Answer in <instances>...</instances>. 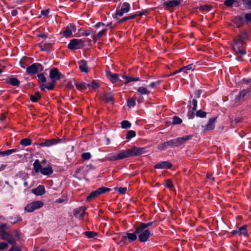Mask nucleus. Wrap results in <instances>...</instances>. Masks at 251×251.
Wrapping results in <instances>:
<instances>
[{
  "label": "nucleus",
  "instance_id": "nucleus-32",
  "mask_svg": "<svg viewBox=\"0 0 251 251\" xmlns=\"http://www.w3.org/2000/svg\"><path fill=\"white\" fill-rule=\"evenodd\" d=\"M31 144L32 140L29 138H23L20 141V144L24 147L30 146Z\"/></svg>",
  "mask_w": 251,
  "mask_h": 251
},
{
  "label": "nucleus",
  "instance_id": "nucleus-29",
  "mask_svg": "<svg viewBox=\"0 0 251 251\" xmlns=\"http://www.w3.org/2000/svg\"><path fill=\"white\" fill-rule=\"evenodd\" d=\"M107 31V29H102L98 33L94 35L93 36V39L94 42L95 43L98 40H99L101 36H102L104 34H105L106 31Z\"/></svg>",
  "mask_w": 251,
  "mask_h": 251
},
{
  "label": "nucleus",
  "instance_id": "nucleus-57",
  "mask_svg": "<svg viewBox=\"0 0 251 251\" xmlns=\"http://www.w3.org/2000/svg\"><path fill=\"white\" fill-rule=\"evenodd\" d=\"M95 32L96 31L90 28L89 29L86 30L85 32H82L81 33V35L83 36H88L90 35L91 34L95 33Z\"/></svg>",
  "mask_w": 251,
  "mask_h": 251
},
{
  "label": "nucleus",
  "instance_id": "nucleus-13",
  "mask_svg": "<svg viewBox=\"0 0 251 251\" xmlns=\"http://www.w3.org/2000/svg\"><path fill=\"white\" fill-rule=\"evenodd\" d=\"M50 79L51 81L48 84V85L42 84L40 85V88L42 91H45L46 89H48V90H53L54 89L57 81L59 80L54 79Z\"/></svg>",
  "mask_w": 251,
  "mask_h": 251
},
{
  "label": "nucleus",
  "instance_id": "nucleus-22",
  "mask_svg": "<svg viewBox=\"0 0 251 251\" xmlns=\"http://www.w3.org/2000/svg\"><path fill=\"white\" fill-rule=\"evenodd\" d=\"M79 68L81 72L87 73L89 71L87 62L86 60L82 59L78 62Z\"/></svg>",
  "mask_w": 251,
  "mask_h": 251
},
{
  "label": "nucleus",
  "instance_id": "nucleus-26",
  "mask_svg": "<svg viewBox=\"0 0 251 251\" xmlns=\"http://www.w3.org/2000/svg\"><path fill=\"white\" fill-rule=\"evenodd\" d=\"M30 100L32 102H37L39 100L41 99L42 96L39 91L35 92V95H29Z\"/></svg>",
  "mask_w": 251,
  "mask_h": 251
},
{
  "label": "nucleus",
  "instance_id": "nucleus-33",
  "mask_svg": "<svg viewBox=\"0 0 251 251\" xmlns=\"http://www.w3.org/2000/svg\"><path fill=\"white\" fill-rule=\"evenodd\" d=\"M68 197L66 194H63L62 196L56 200L54 201L55 203H62L63 202H67L68 201Z\"/></svg>",
  "mask_w": 251,
  "mask_h": 251
},
{
  "label": "nucleus",
  "instance_id": "nucleus-14",
  "mask_svg": "<svg viewBox=\"0 0 251 251\" xmlns=\"http://www.w3.org/2000/svg\"><path fill=\"white\" fill-rule=\"evenodd\" d=\"M76 30V26L74 24H70V26L66 27L63 32V36L65 37H69L72 35L73 31Z\"/></svg>",
  "mask_w": 251,
  "mask_h": 251
},
{
  "label": "nucleus",
  "instance_id": "nucleus-40",
  "mask_svg": "<svg viewBox=\"0 0 251 251\" xmlns=\"http://www.w3.org/2000/svg\"><path fill=\"white\" fill-rule=\"evenodd\" d=\"M99 192V196L102 194H105L107 192H110L111 189L105 187H101L97 189Z\"/></svg>",
  "mask_w": 251,
  "mask_h": 251
},
{
  "label": "nucleus",
  "instance_id": "nucleus-28",
  "mask_svg": "<svg viewBox=\"0 0 251 251\" xmlns=\"http://www.w3.org/2000/svg\"><path fill=\"white\" fill-rule=\"evenodd\" d=\"M195 68V66L193 64H190L188 65L184 66L178 70V72H183L185 73H187L188 71H193Z\"/></svg>",
  "mask_w": 251,
  "mask_h": 251
},
{
  "label": "nucleus",
  "instance_id": "nucleus-52",
  "mask_svg": "<svg viewBox=\"0 0 251 251\" xmlns=\"http://www.w3.org/2000/svg\"><path fill=\"white\" fill-rule=\"evenodd\" d=\"M242 2L246 9L251 10V0H242Z\"/></svg>",
  "mask_w": 251,
  "mask_h": 251
},
{
  "label": "nucleus",
  "instance_id": "nucleus-24",
  "mask_svg": "<svg viewBox=\"0 0 251 251\" xmlns=\"http://www.w3.org/2000/svg\"><path fill=\"white\" fill-rule=\"evenodd\" d=\"M33 170L36 173L41 172L43 166L39 159H36L33 164Z\"/></svg>",
  "mask_w": 251,
  "mask_h": 251
},
{
  "label": "nucleus",
  "instance_id": "nucleus-30",
  "mask_svg": "<svg viewBox=\"0 0 251 251\" xmlns=\"http://www.w3.org/2000/svg\"><path fill=\"white\" fill-rule=\"evenodd\" d=\"M99 196V192L97 189L90 193V194L86 197V201L89 202L91 201L93 199H94Z\"/></svg>",
  "mask_w": 251,
  "mask_h": 251
},
{
  "label": "nucleus",
  "instance_id": "nucleus-64",
  "mask_svg": "<svg viewBox=\"0 0 251 251\" xmlns=\"http://www.w3.org/2000/svg\"><path fill=\"white\" fill-rule=\"evenodd\" d=\"M120 242H122L124 244H126L127 243H128V239L126 237V235H123L122 236Z\"/></svg>",
  "mask_w": 251,
  "mask_h": 251
},
{
  "label": "nucleus",
  "instance_id": "nucleus-7",
  "mask_svg": "<svg viewBox=\"0 0 251 251\" xmlns=\"http://www.w3.org/2000/svg\"><path fill=\"white\" fill-rule=\"evenodd\" d=\"M44 70V67L39 63H34L31 65L27 67L26 71L27 74L32 75L36 74L38 72H41Z\"/></svg>",
  "mask_w": 251,
  "mask_h": 251
},
{
  "label": "nucleus",
  "instance_id": "nucleus-2",
  "mask_svg": "<svg viewBox=\"0 0 251 251\" xmlns=\"http://www.w3.org/2000/svg\"><path fill=\"white\" fill-rule=\"evenodd\" d=\"M6 226L2 225L0 226V237L2 240H5L8 244L12 246H16V240L20 241L21 239V233L17 230H15L13 232L10 233L5 231L3 228Z\"/></svg>",
  "mask_w": 251,
  "mask_h": 251
},
{
  "label": "nucleus",
  "instance_id": "nucleus-61",
  "mask_svg": "<svg viewBox=\"0 0 251 251\" xmlns=\"http://www.w3.org/2000/svg\"><path fill=\"white\" fill-rule=\"evenodd\" d=\"M192 104V110L193 111H195L196 110L197 108V104H198V101L196 99H193L191 101Z\"/></svg>",
  "mask_w": 251,
  "mask_h": 251
},
{
  "label": "nucleus",
  "instance_id": "nucleus-56",
  "mask_svg": "<svg viewBox=\"0 0 251 251\" xmlns=\"http://www.w3.org/2000/svg\"><path fill=\"white\" fill-rule=\"evenodd\" d=\"M91 153L89 152H84L81 154V157L84 160H88L90 159L91 158Z\"/></svg>",
  "mask_w": 251,
  "mask_h": 251
},
{
  "label": "nucleus",
  "instance_id": "nucleus-55",
  "mask_svg": "<svg viewBox=\"0 0 251 251\" xmlns=\"http://www.w3.org/2000/svg\"><path fill=\"white\" fill-rule=\"evenodd\" d=\"M84 234L89 238H94L97 235V233L94 231H86Z\"/></svg>",
  "mask_w": 251,
  "mask_h": 251
},
{
  "label": "nucleus",
  "instance_id": "nucleus-54",
  "mask_svg": "<svg viewBox=\"0 0 251 251\" xmlns=\"http://www.w3.org/2000/svg\"><path fill=\"white\" fill-rule=\"evenodd\" d=\"M167 141L158 145V149L160 150H165L168 148Z\"/></svg>",
  "mask_w": 251,
  "mask_h": 251
},
{
  "label": "nucleus",
  "instance_id": "nucleus-43",
  "mask_svg": "<svg viewBox=\"0 0 251 251\" xmlns=\"http://www.w3.org/2000/svg\"><path fill=\"white\" fill-rule=\"evenodd\" d=\"M212 6L210 5L204 4L201 5L199 7V9L201 11L208 12L211 10Z\"/></svg>",
  "mask_w": 251,
  "mask_h": 251
},
{
  "label": "nucleus",
  "instance_id": "nucleus-46",
  "mask_svg": "<svg viewBox=\"0 0 251 251\" xmlns=\"http://www.w3.org/2000/svg\"><path fill=\"white\" fill-rule=\"evenodd\" d=\"M239 37H240L242 40L245 41L246 39H247L248 37V33L246 30H244L243 31H241L240 33L238 35Z\"/></svg>",
  "mask_w": 251,
  "mask_h": 251
},
{
  "label": "nucleus",
  "instance_id": "nucleus-48",
  "mask_svg": "<svg viewBox=\"0 0 251 251\" xmlns=\"http://www.w3.org/2000/svg\"><path fill=\"white\" fill-rule=\"evenodd\" d=\"M136 136V132L135 131L132 130H130L127 131L126 135V139L128 140H129L131 138L135 137Z\"/></svg>",
  "mask_w": 251,
  "mask_h": 251
},
{
  "label": "nucleus",
  "instance_id": "nucleus-23",
  "mask_svg": "<svg viewBox=\"0 0 251 251\" xmlns=\"http://www.w3.org/2000/svg\"><path fill=\"white\" fill-rule=\"evenodd\" d=\"M59 71L57 68H53L51 69L49 73V76L50 79H58Z\"/></svg>",
  "mask_w": 251,
  "mask_h": 251
},
{
  "label": "nucleus",
  "instance_id": "nucleus-19",
  "mask_svg": "<svg viewBox=\"0 0 251 251\" xmlns=\"http://www.w3.org/2000/svg\"><path fill=\"white\" fill-rule=\"evenodd\" d=\"M4 80L6 84L13 86H19L20 84V81L19 79L14 77L13 76H10L8 78H6Z\"/></svg>",
  "mask_w": 251,
  "mask_h": 251
},
{
  "label": "nucleus",
  "instance_id": "nucleus-53",
  "mask_svg": "<svg viewBox=\"0 0 251 251\" xmlns=\"http://www.w3.org/2000/svg\"><path fill=\"white\" fill-rule=\"evenodd\" d=\"M33 204L32 203L27 204L25 208V210L27 212H32L35 209L34 206H32Z\"/></svg>",
  "mask_w": 251,
  "mask_h": 251
},
{
  "label": "nucleus",
  "instance_id": "nucleus-58",
  "mask_svg": "<svg viewBox=\"0 0 251 251\" xmlns=\"http://www.w3.org/2000/svg\"><path fill=\"white\" fill-rule=\"evenodd\" d=\"M235 2V0H225L224 4L227 7H232Z\"/></svg>",
  "mask_w": 251,
  "mask_h": 251
},
{
  "label": "nucleus",
  "instance_id": "nucleus-60",
  "mask_svg": "<svg viewBox=\"0 0 251 251\" xmlns=\"http://www.w3.org/2000/svg\"><path fill=\"white\" fill-rule=\"evenodd\" d=\"M165 186L169 189H171L174 187V184L172 180L170 179H168L165 180Z\"/></svg>",
  "mask_w": 251,
  "mask_h": 251
},
{
  "label": "nucleus",
  "instance_id": "nucleus-6",
  "mask_svg": "<svg viewBox=\"0 0 251 251\" xmlns=\"http://www.w3.org/2000/svg\"><path fill=\"white\" fill-rule=\"evenodd\" d=\"M86 46L84 41L80 39H73L70 40L68 45V48L72 50L82 49Z\"/></svg>",
  "mask_w": 251,
  "mask_h": 251
},
{
  "label": "nucleus",
  "instance_id": "nucleus-41",
  "mask_svg": "<svg viewBox=\"0 0 251 251\" xmlns=\"http://www.w3.org/2000/svg\"><path fill=\"white\" fill-rule=\"evenodd\" d=\"M31 203L35 210L41 208L44 205V203L41 201H34Z\"/></svg>",
  "mask_w": 251,
  "mask_h": 251
},
{
  "label": "nucleus",
  "instance_id": "nucleus-37",
  "mask_svg": "<svg viewBox=\"0 0 251 251\" xmlns=\"http://www.w3.org/2000/svg\"><path fill=\"white\" fill-rule=\"evenodd\" d=\"M241 46L233 47V49L237 54L239 53L241 55H245L246 54V50L244 49H241Z\"/></svg>",
  "mask_w": 251,
  "mask_h": 251
},
{
  "label": "nucleus",
  "instance_id": "nucleus-4",
  "mask_svg": "<svg viewBox=\"0 0 251 251\" xmlns=\"http://www.w3.org/2000/svg\"><path fill=\"white\" fill-rule=\"evenodd\" d=\"M136 226H138L140 231L142 233H144L145 234V238L148 241L149 240L150 238L153 235V234L151 232V231L150 229H148L150 226H153L155 227L157 225V222L156 221H154L152 222H150L148 223H142V222H138L136 224Z\"/></svg>",
  "mask_w": 251,
  "mask_h": 251
},
{
  "label": "nucleus",
  "instance_id": "nucleus-27",
  "mask_svg": "<svg viewBox=\"0 0 251 251\" xmlns=\"http://www.w3.org/2000/svg\"><path fill=\"white\" fill-rule=\"evenodd\" d=\"M122 77L126 80L125 82L126 84L132 81H137L140 80V78L138 77L129 76L125 75H123Z\"/></svg>",
  "mask_w": 251,
  "mask_h": 251
},
{
  "label": "nucleus",
  "instance_id": "nucleus-15",
  "mask_svg": "<svg viewBox=\"0 0 251 251\" xmlns=\"http://www.w3.org/2000/svg\"><path fill=\"white\" fill-rule=\"evenodd\" d=\"M231 233L232 235L238 234V235H248L247 225H244L242 226L239 228L237 230H232Z\"/></svg>",
  "mask_w": 251,
  "mask_h": 251
},
{
  "label": "nucleus",
  "instance_id": "nucleus-39",
  "mask_svg": "<svg viewBox=\"0 0 251 251\" xmlns=\"http://www.w3.org/2000/svg\"><path fill=\"white\" fill-rule=\"evenodd\" d=\"M37 76L38 77V81L40 84L46 82L47 78L43 73L38 74Z\"/></svg>",
  "mask_w": 251,
  "mask_h": 251
},
{
  "label": "nucleus",
  "instance_id": "nucleus-11",
  "mask_svg": "<svg viewBox=\"0 0 251 251\" xmlns=\"http://www.w3.org/2000/svg\"><path fill=\"white\" fill-rule=\"evenodd\" d=\"M173 166L172 163L169 160L160 161L156 164L153 168L155 169H169Z\"/></svg>",
  "mask_w": 251,
  "mask_h": 251
},
{
  "label": "nucleus",
  "instance_id": "nucleus-18",
  "mask_svg": "<svg viewBox=\"0 0 251 251\" xmlns=\"http://www.w3.org/2000/svg\"><path fill=\"white\" fill-rule=\"evenodd\" d=\"M251 92V88H247L246 89H243L240 91L239 94L236 96L235 100H244L245 97L247 94H249Z\"/></svg>",
  "mask_w": 251,
  "mask_h": 251
},
{
  "label": "nucleus",
  "instance_id": "nucleus-42",
  "mask_svg": "<svg viewBox=\"0 0 251 251\" xmlns=\"http://www.w3.org/2000/svg\"><path fill=\"white\" fill-rule=\"evenodd\" d=\"M88 87L96 90L100 87L99 84L94 80L92 82L88 83Z\"/></svg>",
  "mask_w": 251,
  "mask_h": 251
},
{
  "label": "nucleus",
  "instance_id": "nucleus-63",
  "mask_svg": "<svg viewBox=\"0 0 251 251\" xmlns=\"http://www.w3.org/2000/svg\"><path fill=\"white\" fill-rule=\"evenodd\" d=\"M187 117L189 119H192L195 117L194 111H189L187 114Z\"/></svg>",
  "mask_w": 251,
  "mask_h": 251
},
{
  "label": "nucleus",
  "instance_id": "nucleus-17",
  "mask_svg": "<svg viewBox=\"0 0 251 251\" xmlns=\"http://www.w3.org/2000/svg\"><path fill=\"white\" fill-rule=\"evenodd\" d=\"M183 0H171L164 2L163 5L168 8H174L178 6Z\"/></svg>",
  "mask_w": 251,
  "mask_h": 251
},
{
  "label": "nucleus",
  "instance_id": "nucleus-38",
  "mask_svg": "<svg viewBox=\"0 0 251 251\" xmlns=\"http://www.w3.org/2000/svg\"><path fill=\"white\" fill-rule=\"evenodd\" d=\"M182 123V119L178 116H175L172 117V125H180Z\"/></svg>",
  "mask_w": 251,
  "mask_h": 251
},
{
  "label": "nucleus",
  "instance_id": "nucleus-44",
  "mask_svg": "<svg viewBox=\"0 0 251 251\" xmlns=\"http://www.w3.org/2000/svg\"><path fill=\"white\" fill-rule=\"evenodd\" d=\"M131 126V124L127 120L123 121L121 122V127L124 129H127L130 128Z\"/></svg>",
  "mask_w": 251,
  "mask_h": 251
},
{
  "label": "nucleus",
  "instance_id": "nucleus-59",
  "mask_svg": "<svg viewBox=\"0 0 251 251\" xmlns=\"http://www.w3.org/2000/svg\"><path fill=\"white\" fill-rule=\"evenodd\" d=\"M116 191H117L120 194H125L127 191L126 187H116Z\"/></svg>",
  "mask_w": 251,
  "mask_h": 251
},
{
  "label": "nucleus",
  "instance_id": "nucleus-51",
  "mask_svg": "<svg viewBox=\"0 0 251 251\" xmlns=\"http://www.w3.org/2000/svg\"><path fill=\"white\" fill-rule=\"evenodd\" d=\"M137 91L141 95L149 94L150 93V92L148 90V89L144 87H139L137 89Z\"/></svg>",
  "mask_w": 251,
  "mask_h": 251
},
{
  "label": "nucleus",
  "instance_id": "nucleus-9",
  "mask_svg": "<svg viewBox=\"0 0 251 251\" xmlns=\"http://www.w3.org/2000/svg\"><path fill=\"white\" fill-rule=\"evenodd\" d=\"M130 9V5L127 2H124L121 6V8L118 7L116 11V15L122 17L125 13L128 12Z\"/></svg>",
  "mask_w": 251,
  "mask_h": 251
},
{
  "label": "nucleus",
  "instance_id": "nucleus-35",
  "mask_svg": "<svg viewBox=\"0 0 251 251\" xmlns=\"http://www.w3.org/2000/svg\"><path fill=\"white\" fill-rule=\"evenodd\" d=\"M76 88L78 90H85L88 88V83L85 82H81L80 83H75Z\"/></svg>",
  "mask_w": 251,
  "mask_h": 251
},
{
  "label": "nucleus",
  "instance_id": "nucleus-25",
  "mask_svg": "<svg viewBox=\"0 0 251 251\" xmlns=\"http://www.w3.org/2000/svg\"><path fill=\"white\" fill-rule=\"evenodd\" d=\"M53 173V169L51 166L48 165V167L43 168L41 173L44 176H50Z\"/></svg>",
  "mask_w": 251,
  "mask_h": 251
},
{
  "label": "nucleus",
  "instance_id": "nucleus-62",
  "mask_svg": "<svg viewBox=\"0 0 251 251\" xmlns=\"http://www.w3.org/2000/svg\"><path fill=\"white\" fill-rule=\"evenodd\" d=\"M8 247L7 243L6 242H0V250L6 249Z\"/></svg>",
  "mask_w": 251,
  "mask_h": 251
},
{
  "label": "nucleus",
  "instance_id": "nucleus-5",
  "mask_svg": "<svg viewBox=\"0 0 251 251\" xmlns=\"http://www.w3.org/2000/svg\"><path fill=\"white\" fill-rule=\"evenodd\" d=\"M193 135H189L183 136L181 137H178L167 141L169 147H176L183 145L185 142L191 139Z\"/></svg>",
  "mask_w": 251,
  "mask_h": 251
},
{
  "label": "nucleus",
  "instance_id": "nucleus-31",
  "mask_svg": "<svg viewBox=\"0 0 251 251\" xmlns=\"http://www.w3.org/2000/svg\"><path fill=\"white\" fill-rule=\"evenodd\" d=\"M234 42L233 47L242 46L246 44V42L242 40L238 35L234 39Z\"/></svg>",
  "mask_w": 251,
  "mask_h": 251
},
{
  "label": "nucleus",
  "instance_id": "nucleus-36",
  "mask_svg": "<svg viewBox=\"0 0 251 251\" xmlns=\"http://www.w3.org/2000/svg\"><path fill=\"white\" fill-rule=\"evenodd\" d=\"M103 100L106 102H111L113 101V97L111 93H106L103 96Z\"/></svg>",
  "mask_w": 251,
  "mask_h": 251
},
{
  "label": "nucleus",
  "instance_id": "nucleus-45",
  "mask_svg": "<svg viewBox=\"0 0 251 251\" xmlns=\"http://www.w3.org/2000/svg\"><path fill=\"white\" fill-rule=\"evenodd\" d=\"M135 98L132 97L127 100V105L129 107H134L136 105Z\"/></svg>",
  "mask_w": 251,
  "mask_h": 251
},
{
  "label": "nucleus",
  "instance_id": "nucleus-10",
  "mask_svg": "<svg viewBox=\"0 0 251 251\" xmlns=\"http://www.w3.org/2000/svg\"><path fill=\"white\" fill-rule=\"evenodd\" d=\"M231 22L236 25L237 28H240L244 25L245 21L243 14L241 15H237L232 18Z\"/></svg>",
  "mask_w": 251,
  "mask_h": 251
},
{
  "label": "nucleus",
  "instance_id": "nucleus-1",
  "mask_svg": "<svg viewBox=\"0 0 251 251\" xmlns=\"http://www.w3.org/2000/svg\"><path fill=\"white\" fill-rule=\"evenodd\" d=\"M146 148L133 146L125 150H121L119 153H110L107 155L106 159L109 161H115L129 158L135 156H139L146 152Z\"/></svg>",
  "mask_w": 251,
  "mask_h": 251
},
{
  "label": "nucleus",
  "instance_id": "nucleus-20",
  "mask_svg": "<svg viewBox=\"0 0 251 251\" xmlns=\"http://www.w3.org/2000/svg\"><path fill=\"white\" fill-rule=\"evenodd\" d=\"M31 191L36 196H42L46 193L45 187L42 185H39L37 188L32 189Z\"/></svg>",
  "mask_w": 251,
  "mask_h": 251
},
{
  "label": "nucleus",
  "instance_id": "nucleus-34",
  "mask_svg": "<svg viewBox=\"0 0 251 251\" xmlns=\"http://www.w3.org/2000/svg\"><path fill=\"white\" fill-rule=\"evenodd\" d=\"M17 151H18V150L16 149L8 150L2 151H0L1 156H8L13 153H15Z\"/></svg>",
  "mask_w": 251,
  "mask_h": 251
},
{
  "label": "nucleus",
  "instance_id": "nucleus-16",
  "mask_svg": "<svg viewBox=\"0 0 251 251\" xmlns=\"http://www.w3.org/2000/svg\"><path fill=\"white\" fill-rule=\"evenodd\" d=\"M217 118V117H215L209 119L207 124L205 126H203L204 130L209 131L213 130L215 128V124Z\"/></svg>",
  "mask_w": 251,
  "mask_h": 251
},
{
  "label": "nucleus",
  "instance_id": "nucleus-21",
  "mask_svg": "<svg viewBox=\"0 0 251 251\" xmlns=\"http://www.w3.org/2000/svg\"><path fill=\"white\" fill-rule=\"evenodd\" d=\"M106 76L112 83H115L119 80L118 75L117 74H113L110 71L107 72Z\"/></svg>",
  "mask_w": 251,
  "mask_h": 251
},
{
  "label": "nucleus",
  "instance_id": "nucleus-50",
  "mask_svg": "<svg viewBox=\"0 0 251 251\" xmlns=\"http://www.w3.org/2000/svg\"><path fill=\"white\" fill-rule=\"evenodd\" d=\"M43 50L47 52H50L53 50V48L50 44L45 43L44 44V49Z\"/></svg>",
  "mask_w": 251,
  "mask_h": 251
},
{
  "label": "nucleus",
  "instance_id": "nucleus-3",
  "mask_svg": "<svg viewBox=\"0 0 251 251\" xmlns=\"http://www.w3.org/2000/svg\"><path fill=\"white\" fill-rule=\"evenodd\" d=\"M133 227L135 229L133 232H126V237L128 239V243H132L135 241L137 239L141 243H145L147 242L145 236H144L145 234L143 232L142 233L141 231H140V229L136 224L134 225Z\"/></svg>",
  "mask_w": 251,
  "mask_h": 251
},
{
  "label": "nucleus",
  "instance_id": "nucleus-49",
  "mask_svg": "<svg viewBox=\"0 0 251 251\" xmlns=\"http://www.w3.org/2000/svg\"><path fill=\"white\" fill-rule=\"evenodd\" d=\"M245 23L247 24L251 23V12L247 13H243Z\"/></svg>",
  "mask_w": 251,
  "mask_h": 251
},
{
  "label": "nucleus",
  "instance_id": "nucleus-47",
  "mask_svg": "<svg viewBox=\"0 0 251 251\" xmlns=\"http://www.w3.org/2000/svg\"><path fill=\"white\" fill-rule=\"evenodd\" d=\"M207 113L202 110H199L196 112V116L198 117L204 118L206 117Z\"/></svg>",
  "mask_w": 251,
  "mask_h": 251
},
{
  "label": "nucleus",
  "instance_id": "nucleus-12",
  "mask_svg": "<svg viewBox=\"0 0 251 251\" xmlns=\"http://www.w3.org/2000/svg\"><path fill=\"white\" fill-rule=\"evenodd\" d=\"M86 207L81 206L78 208H76L73 210V214L75 218L79 219H82L84 217V215L85 213Z\"/></svg>",
  "mask_w": 251,
  "mask_h": 251
},
{
  "label": "nucleus",
  "instance_id": "nucleus-8",
  "mask_svg": "<svg viewBox=\"0 0 251 251\" xmlns=\"http://www.w3.org/2000/svg\"><path fill=\"white\" fill-rule=\"evenodd\" d=\"M61 139L58 138H51L44 140L43 142L36 144L38 146L43 147H50L60 143Z\"/></svg>",
  "mask_w": 251,
  "mask_h": 251
}]
</instances>
